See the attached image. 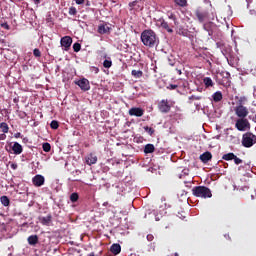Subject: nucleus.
I'll return each mask as SVG.
<instances>
[{
  "instance_id": "21",
  "label": "nucleus",
  "mask_w": 256,
  "mask_h": 256,
  "mask_svg": "<svg viewBox=\"0 0 256 256\" xmlns=\"http://www.w3.org/2000/svg\"><path fill=\"white\" fill-rule=\"evenodd\" d=\"M212 99L215 103H219V101L223 100V94L221 91H217L212 95Z\"/></svg>"
},
{
  "instance_id": "13",
  "label": "nucleus",
  "mask_w": 256,
  "mask_h": 256,
  "mask_svg": "<svg viewBox=\"0 0 256 256\" xmlns=\"http://www.w3.org/2000/svg\"><path fill=\"white\" fill-rule=\"evenodd\" d=\"M98 33L100 35H105L111 33V27L108 26L107 24H100L98 26Z\"/></svg>"
},
{
  "instance_id": "9",
  "label": "nucleus",
  "mask_w": 256,
  "mask_h": 256,
  "mask_svg": "<svg viewBox=\"0 0 256 256\" xmlns=\"http://www.w3.org/2000/svg\"><path fill=\"white\" fill-rule=\"evenodd\" d=\"M76 85H78L82 91H89V89H91V85L89 84V80H87V78L79 80L76 82Z\"/></svg>"
},
{
  "instance_id": "33",
  "label": "nucleus",
  "mask_w": 256,
  "mask_h": 256,
  "mask_svg": "<svg viewBox=\"0 0 256 256\" xmlns=\"http://www.w3.org/2000/svg\"><path fill=\"white\" fill-rule=\"evenodd\" d=\"M51 129H59V121L57 120H52L50 123Z\"/></svg>"
},
{
  "instance_id": "45",
  "label": "nucleus",
  "mask_w": 256,
  "mask_h": 256,
  "mask_svg": "<svg viewBox=\"0 0 256 256\" xmlns=\"http://www.w3.org/2000/svg\"><path fill=\"white\" fill-rule=\"evenodd\" d=\"M244 101H247V98L241 97V98L239 99V105H243V102H244Z\"/></svg>"
},
{
  "instance_id": "53",
  "label": "nucleus",
  "mask_w": 256,
  "mask_h": 256,
  "mask_svg": "<svg viewBox=\"0 0 256 256\" xmlns=\"http://www.w3.org/2000/svg\"><path fill=\"white\" fill-rule=\"evenodd\" d=\"M253 95L254 97H256V89H254Z\"/></svg>"
},
{
  "instance_id": "35",
  "label": "nucleus",
  "mask_w": 256,
  "mask_h": 256,
  "mask_svg": "<svg viewBox=\"0 0 256 256\" xmlns=\"http://www.w3.org/2000/svg\"><path fill=\"white\" fill-rule=\"evenodd\" d=\"M69 15H77V8L71 6L68 11Z\"/></svg>"
},
{
  "instance_id": "8",
  "label": "nucleus",
  "mask_w": 256,
  "mask_h": 256,
  "mask_svg": "<svg viewBox=\"0 0 256 256\" xmlns=\"http://www.w3.org/2000/svg\"><path fill=\"white\" fill-rule=\"evenodd\" d=\"M73 43V38L71 36H64L60 40V44L62 47H65V51H69V48L71 47Z\"/></svg>"
},
{
  "instance_id": "4",
  "label": "nucleus",
  "mask_w": 256,
  "mask_h": 256,
  "mask_svg": "<svg viewBox=\"0 0 256 256\" xmlns=\"http://www.w3.org/2000/svg\"><path fill=\"white\" fill-rule=\"evenodd\" d=\"M235 127L238 131H247V129H251V124L246 118H240L236 121Z\"/></svg>"
},
{
  "instance_id": "40",
  "label": "nucleus",
  "mask_w": 256,
  "mask_h": 256,
  "mask_svg": "<svg viewBox=\"0 0 256 256\" xmlns=\"http://www.w3.org/2000/svg\"><path fill=\"white\" fill-rule=\"evenodd\" d=\"M1 27H3V29H6L7 31H9V29H11V27L7 23H2Z\"/></svg>"
},
{
  "instance_id": "1",
  "label": "nucleus",
  "mask_w": 256,
  "mask_h": 256,
  "mask_svg": "<svg viewBox=\"0 0 256 256\" xmlns=\"http://www.w3.org/2000/svg\"><path fill=\"white\" fill-rule=\"evenodd\" d=\"M141 41L145 47L153 48L157 45V34L153 30H144L141 33Z\"/></svg>"
},
{
  "instance_id": "36",
  "label": "nucleus",
  "mask_w": 256,
  "mask_h": 256,
  "mask_svg": "<svg viewBox=\"0 0 256 256\" xmlns=\"http://www.w3.org/2000/svg\"><path fill=\"white\" fill-rule=\"evenodd\" d=\"M33 55L34 57H41V50H39V48H35L33 50Z\"/></svg>"
},
{
  "instance_id": "14",
  "label": "nucleus",
  "mask_w": 256,
  "mask_h": 256,
  "mask_svg": "<svg viewBox=\"0 0 256 256\" xmlns=\"http://www.w3.org/2000/svg\"><path fill=\"white\" fill-rule=\"evenodd\" d=\"M195 15H196L199 23H203L205 21V19H207V17H208L207 12H203L201 10H196Z\"/></svg>"
},
{
  "instance_id": "31",
  "label": "nucleus",
  "mask_w": 256,
  "mask_h": 256,
  "mask_svg": "<svg viewBox=\"0 0 256 256\" xmlns=\"http://www.w3.org/2000/svg\"><path fill=\"white\" fill-rule=\"evenodd\" d=\"M112 65H113V62L111 60L106 59L103 62V67H105V69H111Z\"/></svg>"
},
{
  "instance_id": "52",
  "label": "nucleus",
  "mask_w": 256,
  "mask_h": 256,
  "mask_svg": "<svg viewBox=\"0 0 256 256\" xmlns=\"http://www.w3.org/2000/svg\"><path fill=\"white\" fill-rule=\"evenodd\" d=\"M88 256H95V253L92 252V253H90Z\"/></svg>"
},
{
  "instance_id": "39",
  "label": "nucleus",
  "mask_w": 256,
  "mask_h": 256,
  "mask_svg": "<svg viewBox=\"0 0 256 256\" xmlns=\"http://www.w3.org/2000/svg\"><path fill=\"white\" fill-rule=\"evenodd\" d=\"M177 87H179L176 84H170L169 86H167V89H169L170 91H174V89H177Z\"/></svg>"
},
{
  "instance_id": "32",
  "label": "nucleus",
  "mask_w": 256,
  "mask_h": 256,
  "mask_svg": "<svg viewBox=\"0 0 256 256\" xmlns=\"http://www.w3.org/2000/svg\"><path fill=\"white\" fill-rule=\"evenodd\" d=\"M144 131H146V133H148L151 137H153V135L155 134V129L149 126H145Z\"/></svg>"
},
{
  "instance_id": "18",
  "label": "nucleus",
  "mask_w": 256,
  "mask_h": 256,
  "mask_svg": "<svg viewBox=\"0 0 256 256\" xmlns=\"http://www.w3.org/2000/svg\"><path fill=\"white\" fill-rule=\"evenodd\" d=\"M160 27H162V29H165L167 33H173V26L169 25V23L165 20H160Z\"/></svg>"
},
{
  "instance_id": "6",
  "label": "nucleus",
  "mask_w": 256,
  "mask_h": 256,
  "mask_svg": "<svg viewBox=\"0 0 256 256\" xmlns=\"http://www.w3.org/2000/svg\"><path fill=\"white\" fill-rule=\"evenodd\" d=\"M158 109L161 113H169V111H171V105H169V100H161L158 103Z\"/></svg>"
},
{
  "instance_id": "28",
  "label": "nucleus",
  "mask_w": 256,
  "mask_h": 256,
  "mask_svg": "<svg viewBox=\"0 0 256 256\" xmlns=\"http://www.w3.org/2000/svg\"><path fill=\"white\" fill-rule=\"evenodd\" d=\"M174 3L178 5V7H187V0H174Z\"/></svg>"
},
{
  "instance_id": "20",
  "label": "nucleus",
  "mask_w": 256,
  "mask_h": 256,
  "mask_svg": "<svg viewBox=\"0 0 256 256\" xmlns=\"http://www.w3.org/2000/svg\"><path fill=\"white\" fill-rule=\"evenodd\" d=\"M27 241L30 245L35 246L37 243H39V236L31 235L28 237Z\"/></svg>"
},
{
  "instance_id": "25",
  "label": "nucleus",
  "mask_w": 256,
  "mask_h": 256,
  "mask_svg": "<svg viewBox=\"0 0 256 256\" xmlns=\"http://www.w3.org/2000/svg\"><path fill=\"white\" fill-rule=\"evenodd\" d=\"M144 153H155V146L153 144H147L144 148Z\"/></svg>"
},
{
  "instance_id": "11",
  "label": "nucleus",
  "mask_w": 256,
  "mask_h": 256,
  "mask_svg": "<svg viewBox=\"0 0 256 256\" xmlns=\"http://www.w3.org/2000/svg\"><path fill=\"white\" fill-rule=\"evenodd\" d=\"M39 221L41 225H45L46 227H49L53 221V215L48 214L47 216L44 217H39Z\"/></svg>"
},
{
  "instance_id": "29",
  "label": "nucleus",
  "mask_w": 256,
  "mask_h": 256,
  "mask_svg": "<svg viewBox=\"0 0 256 256\" xmlns=\"http://www.w3.org/2000/svg\"><path fill=\"white\" fill-rule=\"evenodd\" d=\"M42 149L45 153H49V151H51V144L49 142L43 143Z\"/></svg>"
},
{
  "instance_id": "3",
  "label": "nucleus",
  "mask_w": 256,
  "mask_h": 256,
  "mask_svg": "<svg viewBox=\"0 0 256 256\" xmlns=\"http://www.w3.org/2000/svg\"><path fill=\"white\" fill-rule=\"evenodd\" d=\"M256 143V136L253 133H245L242 136L243 147L249 148L253 147Z\"/></svg>"
},
{
  "instance_id": "15",
  "label": "nucleus",
  "mask_w": 256,
  "mask_h": 256,
  "mask_svg": "<svg viewBox=\"0 0 256 256\" xmlns=\"http://www.w3.org/2000/svg\"><path fill=\"white\" fill-rule=\"evenodd\" d=\"M86 163L91 166V165H95V163H97V155H95V153H90L86 156Z\"/></svg>"
},
{
  "instance_id": "22",
  "label": "nucleus",
  "mask_w": 256,
  "mask_h": 256,
  "mask_svg": "<svg viewBox=\"0 0 256 256\" xmlns=\"http://www.w3.org/2000/svg\"><path fill=\"white\" fill-rule=\"evenodd\" d=\"M0 202L4 207H9L11 205V200H9V197L7 196H1L0 197Z\"/></svg>"
},
{
  "instance_id": "34",
  "label": "nucleus",
  "mask_w": 256,
  "mask_h": 256,
  "mask_svg": "<svg viewBox=\"0 0 256 256\" xmlns=\"http://www.w3.org/2000/svg\"><path fill=\"white\" fill-rule=\"evenodd\" d=\"M73 49L75 53H79V51H81V44H79V42L74 43Z\"/></svg>"
},
{
  "instance_id": "16",
  "label": "nucleus",
  "mask_w": 256,
  "mask_h": 256,
  "mask_svg": "<svg viewBox=\"0 0 256 256\" xmlns=\"http://www.w3.org/2000/svg\"><path fill=\"white\" fill-rule=\"evenodd\" d=\"M128 7H130V11H139V9H141V1H132L128 4Z\"/></svg>"
},
{
  "instance_id": "51",
  "label": "nucleus",
  "mask_w": 256,
  "mask_h": 256,
  "mask_svg": "<svg viewBox=\"0 0 256 256\" xmlns=\"http://www.w3.org/2000/svg\"><path fill=\"white\" fill-rule=\"evenodd\" d=\"M89 5H91V3L89 1L86 2V7H89Z\"/></svg>"
},
{
  "instance_id": "26",
  "label": "nucleus",
  "mask_w": 256,
  "mask_h": 256,
  "mask_svg": "<svg viewBox=\"0 0 256 256\" xmlns=\"http://www.w3.org/2000/svg\"><path fill=\"white\" fill-rule=\"evenodd\" d=\"M222 159H223L224 161H233V159H235V154H234L233 152L224 154V155L222 156Z\"/></svg>"
},
{
  "instance_id": "41",
  "label": "nucleus",
  "mask_w": 256,
  "mask_h": 256,
  "mask_svg": "<svg viewBox=\"0 0 256 256\" xmlns=\"http://www.w3.org/2000/svg\"><path fill=\"white\" fill-rule=\"evenodd\" d=\"M203 28L205 31H209V29H211V23L204 24Z\"/></svg>"
},
{
  "instance_id": "30",
  "label": "nucleus",
  "mask_w": 256,
  "mask_h": 256,
  "mask_svg": "<svg viewBox=\"0 0 256 256\" xmlns=\"http://www.w3.org/2000/svg\"><path fill=\"white\" fill-rule=\"evenodd\" d=\"M0 128L3 133H9V125L5 122L0 123Z\"/></svg>"
},
{
  "instance_id": "38",
  "label": "nucleus",
  "mask_w": 256,
  "mask_h": 256,
  "mask_svg": "<svg viewBox=\"0 0 256 256\" xmlns=\"http://www.w3.org/2000/svg\"><path fill=\"white\" fill-rule=\"evenodd\" d=\"M168 19H171L172 21H177V16H175L173 12H168Z\"/></svg>"
},
{
  "instance_id": "37",
  "label": "nucleus",
  "mask_w": 256,
  "mask_h": 256,
  "mask_svg": "<svg viewBox=\"0 0 256 256\" xmlns=\"http://www.w3.org/2000/svg\"><path fill=\"white\" fill-rule=\"evenodd\" d=\"M235 165H241V163H243V160H241L239 157H237L236 155L234 156L233 159Z\"/></svg>"
},
{
  "instance_id": "2",
  "label": "nucleus",
  "mask_w": 256,
  "mask_h": 256,
  "mask_svg": "<svg viewBox=\"0 0 256 256\" xmlns=\"http://www.w3.org/2000/svg\"><path fill=\"white\" fill-rule=\"evenodd\" d=\"M192 195H194V197H200L201 199H211L213 197L211 189L207 186H196L192 188Z\"/></svg>"
},
{
  "instance_id": "47",
  "label": "nucleus",
  "mask_w": 256,
  "mask_h": 256,
  "mask_svg": "<svg viewBox=\"0 0 256 256\" xmlns=\"http://www.w3.org/2000/svg\"><path fill=\"white\" fill-rule=\"evenodd\" d=\"M11 169H17V164H15V163H13V164H11Z\"/></svg>"
},
{
  "instance_id": "24",
  "label": "nucleus",
  "mask_w": 256,
  "mask_h": 256,
  "mask_svg": "<svg viewBox=\"0 0 256 256\" xmlns=\"http://www.w3.org/2000/svg\"><path fill=\"white\" fill-rule=\"evenodd\" d=\"M203 83H204L206 88L213 87V85H214L213 79H211V77H205L203 79Z\"/></svg>"
},
{
  "instance_id": "5",
  "label": "nucleus",
  "mask_w": 256,
  "mask_h": 256,
  "mask_svg": "<svg viewBox=\"0 0 256 256\" xmlns=\"http://www.w3.org/2000/svg\"><path fill=\"white\" fill-rule=\"evenodd\" d=\"M235 115L239 117L240 119H245L247 115H249V109L247 107L243 106V104H239L234 108Z\"/></svg>"
},
{
  "instance_id": "42",
  "label": "nucleus",
  "mask_w": 256,
  "mask_h": 256,
  "mask_svg": "<svg viewBox=\"0 0 256 256\" xmlns=\"http://www.w3.org/2000/svg\"><path fill=\"white\" fill-rule=\"evenodd\" d=\"M146 239H147V241H153V239H155V237L153 236V234H148Z\"/></svg>"
},
{
  "instance_id": "10",
  "label": "nucleus",
  "mask_w": 256,
  "mask_h": 256,
  "mask_svg": "<svg viewBox=\"0 0 256 256\" xmlns=\"http://www.w3.org/2000/svg\"><path fill=\"white\" fill-rule=\"evenodd\" d=\"M128 113L131 117H143L145 110L139 107H133L129 110Z\"/></svg>"
},
{
  "instance_id": "48",
  "label": "nucleus",
  "mask_w": 256,
  "mask_h": 256,
  "mask_svg": "<svg viewBox=\"0 0 256 256\" xmlns=\"http://www.w3.org/2000/svg\"><path fill=\"white\" fill-rule=\"evenodd\" d=\"M225 75L226 79H229V77H231V74L229 72H226Z\"/></svg>"
},
{
  "instance_id": "49",
  "label": "nucleus",
  "mask_w": 256,
  "mask_h": 256,
  "mask_svg": "<svg viewBox=\"0 0 256 256\" xmlns=\"http://www.w3.org/2000/svg\"><path fill=\"white\" fill-rule=\"evenodd\" d=\"M192 99H195L196 101H199V99H201V97H199V96H197V97L192 96Z\"/></svg>"
},
{
  "instance_id": "12",
  "label": "nucleus",
  "mask_w": 256,
  "mask_h": 256,
  "mask_svg": "<svg viewBox=\"0 0 256 256\" xmlns=\"http://www.w3.org/2000/svg\"><path fill=\"white\" fill-rule=\"evenodd\" d=\"M199 159L202 163H205V164L209 163V161H211V159H213V154H211V152H209V151H206L200 155Z\"/></svg>"
},
{
  "instance_id": "23",
  "label": "nucleus",
  "mask_w": 256,
  "mask_h": 256,
  "mask_svg": "<svg viewBox=\"0 0 256 256\" xmlns=\"http://www.w3.org/2000/svg\"><path fill=\"white\" fill-rule=\"evenodd\" d=\"M131 75H132V77H134V79H141V77H143V71H141V70H132Z\"/></svg>"
},
{
  "instance_id": "50",
  "label": "nucleus",
  "mask_w": 256,
  "mask_h": 256,
  "mask_svg": "<svg viewBox=\"0 0 256 256\" xmlns=\"http://www.w3.org/2000/svg\"><path fill=\"white\" fill-rule=\"evenodd\" d=\"M35 5H39L41 3V0H34Z\"/></svg>"
},
{
  "instance_id": "54",
  "label": "nucleus",
  "mask_w": 256,
  "mask_h": 256,
  "mask_svg": "<svg viewBox=\"0 0 256 256\" xmlns=\"http://www.w3.org/2000/svg\"><path fill=\"white\" fill-rule=\"evenodd\" d=\"M174 256H179V253L176 252V253L174 254Z\"/></svg>"
},
{
  "instance_id": "44",
  "label": "nucleus",
  "mask_w": 256,
  "mask_h": 256,
  "mask_svg": "<svg viewBox=\"0 0 256 256\" xmlns=\"http://www.w3.org/2000/svg\"><path fill=\"white\" fill-rule=\"evenodd\" d=\"M76 5H83L85 3V0H75Z\"/></svg>"
},
{
  "instance_id": "19",
  "label": "nucleus",
  "mask_w": 256,
  "mask_h": 256,
  "mask_svg": "<svg viewBox=\"0 0 256 256\" xmlns=\"http://www.w3.org/2000/svg\"><path fill=\"white\" fill-rule=\"evenodd\" d=\"M110 251L111 253H113V255H119V253H121V245L112 244V246L110 247Z\"/></svg>"
},
{
  "instance_id": "27",
  "label": "nucleus",
  "mask_w": 256,
  "mask_h": 256,
  "mask_svg": "<svg viewBox=\"0 0 256 256\" xmlns=\"http://www.w3.org/2000/svg\"><path fill=\"white\" fill-rule=\"evenodd\" d=\"M70 201L71 203H77L79 201V194L77 192H74L70 195Z\"/></svg>"
},
{
  "instance_id": "46",
  "label": "nucleus",
  "mask_w": 256,
  "mask_h": 256,
  "mask_svg": "<svg viewBox=\"0 0 256 256\" xmlns=\"http://www.w3.org/2000/svg\"><path fill=\"white\" fill-rule=\"evenodd\" d=\"M176 72H177L179 75H183V72L181 71V69L176 68Z\"/></svg>"
},
{
  "instance_id": "7",
  "label": "nucleus",
  "mask_w": 256,
  "mask_h": 256,
  "mask_svg": "<svg viewBox=\"0 0 256 256\" xmlns=\"http://www.w3.org/2000/svg\"><path fill=\"white\" fill-rule=\"evenodd\" d=\"M34 187H43L45 185V177L41 174H37L32 178Z\"/></svg>"
},
{
  "instance_id": "17",
  "label": "nucleus",
  "mask_w": 256,
  "mask_h": 256,
  "mask_svg": "<svg viewBox=\"0 0 256 256\" xmlns=\"http://www.w3.org/2000/svg\"><path fill=\"white\" fill-rule=\"evenodd\" d=\"M12 151L14 152V155H21L23 153V146H21V144L18 142H14Z\"/></svg>"
},
{
  "instance_id": "43",
  "label": "nucleus",
  "mask_w": 256,
  "mask_h": 256,
  "mask_svg": "<svg viewBox=\"0 0 256 256\" xmlns=\"http://www.w3.org/2000/svg\"><path fill=\"white\" fill-rule=\"evenodd\" d=\"M7 139V135L5 133L0 134V141H5Z\"/></svg>"
}]
</instances>
